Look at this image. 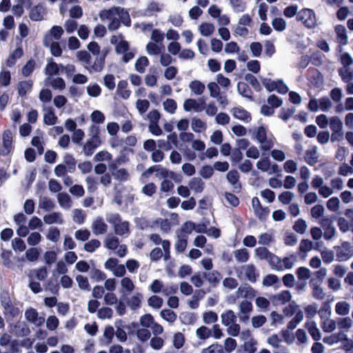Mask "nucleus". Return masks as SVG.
<instances>
[{"mask_svg":"<svg viewBox=\"0 0 353 353\" xmlns=\"http://www.w3.org/2000/svg\"><path fill=\"white\" fill-rule=\"evenodd\" d=\"M310 286L312 288V296L314 299L318 300H323L325 297L323 288L314 282V279H311L310 281Z\"/></svg>","mask_w":353,"mask_h":353,"instance_id":"obj_22","label":"nucleus"},{"mask_svg":"<svg viewBox=\"0 0 353 353\" xmlns=\"http://www.w3.org/2000/svg\"><path fill=\"white\" fill-rule=\"evenodd\" d=\"M306 228H307L306 223L302 219H298L294 223V225L293 226L294 230L296 231L297 233H299V234H301L305 233V232L306 230Z\"/></svg>","mask_w":353,"mask_h":353,"instance_id":"obj_61","label":"nucleus"},{"mask_svg":"<svg viewBox=\"0 0 353 353\" xmlns=\"http://www.w3.org/2000/svg\"><path fill=\"white\" fill-rule=\"evenodd\" d=\"M43 221L47 224H52L54 223H63V219L60 212H52L51 214L45 215Z\"/></svg>","mask_w":353,"mask_h":353,"instance_id":"obj_23","label":"nucleus"},{"mask_svg":"<svg viewBox=\"0 0 353 353\" xmlns=\"http://www.w3.org/2000/svg\"><path fill=\"white\" fill-rule=\"evenodd\" d=\"M23 55V50L21 47L17 48L8 57L6 64L8 67H12L16 64L17 60Z\"/></svg>","mask_w":353,"mask_h":353,"instance_id":"obj_10","label":"nucleus"},{"mask_svg":"<svg viewBox=\"0 0 353 353\" xmlns=\"http://www.w3.org/2000/svg\"><path fill=\"white\" fill-rule=\"evenodd\" d=\"M76 281H77L80 289L87 291L90 290V285L89 284L88 279L86 276H84L81 274L77 275L76 276Z\"/></svg>","mask_w":353,"mask_h":353,"instance_id":"obj_46","label":"nucleus"},{"mask_svg":"<svg viewBox=\"0 0 353 353\" xmlns=\"http://www.w3.org/2000/svg\"><path fill=\"white\" fill-rule=\"evenodd\" d=\"M230 3L235 12H243L246 9V3L243 0H230Z\"/></svg>","mask_w":353,"mask_h":353,"instance_id":"obj_37","label":"nucleus"},{"mask_svg":"<svg viewBox=\"0 0 353 353\" xmlns=\"http://www.w3.org/2000/svg\"><path fill=\"white\" fill-rule=\"evenodd\" d=\"M108 225L101 218L97 219L92 225L93 232L98 235L105 234L107 232Z\"/></svg>","mask_w":353,"mask_h":353,"instance_id":"obj_18","label":"nucleus"},{"mask_svg":"<svg viewBox=\"0 0 353 353\" xmlns=\"http://www.w3.org/2000/svg\"><path fill=\"white\" fill-rule=\"evenodd\" d=\"M334 30L336 34L338 42L342 46L346 45L347 43V36L345 26L343 25H337L335 26Z\"/></svg>","mask_w":353,"mask_h":353,"instance_id":"obj_14","label":"nucleus"},{"mask_svg":"<svg viewBox=\"0 0 353 353\" xmlns=\"http://www.w3.org/2000/svg\"><path fill=\"white\" fill-rule=\"evenodd\" d=\"M44 8L41 5H37L31 8L29 14L30 19L33 21H39L43 19Z\"/></svg>","mask_w":353,"mask_h":353,"instance_id":"obj_13","label":"nucleus"},{"mask_svg":"<svg viewBox=\"0 0 353 353\" xmlns=\"http://www.w3.org/2000/svg\"><path fill=\"white\" fill-rule=\"evenodd\" d=\"M33 82L32 80L21 81L17 84L18 94L21 97H24L28 91L32 88Z\"/></svg>","mask_w":353,"mask_h":353,"instance_id":"obj_16","label":"nucleus"},{"mask_svg":"<svg viewBox=\"0 0 353 353\" xmlns=\"http://www.w3.org/2000/svg\"><path fill=\"white\" fill-rule=\"evenodd\" d=\"M234 256L239 262H246L249 259V252L245 248L236 250L234 251Z\"/></svg>","mask_w":353,"mask_h":353,"instance_id":"obj_40","label":"nucleus"},{"mask_svg":"<svg viewBox=\"0 0 353 353\" xmlns=\"http://www.w3.org/2000/svg\"><path fill=\"white\" fill-rule=\"evenodd\" d=\"M161 8L159 3L155 1H151L148 3L147 8L145 10V14L147 16H152L154 12H159Z\"/></svg>","mask_w":353,"mask_h":353,"instance_id":"obj_48","label":"nucleus"},{"mask_svg":"<svg viewBox=\"0 0 353 353\" xmlns=\"http://www.w3.org/2000/svg\"><path fill=\"white\" fill-rule=\"evenodd\" d=\"M148 302L150 307L155 309H159L162 306L163 300L159 296L152 295L148 299Z\"/></svg>","mask_w":353,"mask_h":353,"instance_id":"obj_45","label":"nucleus"},{"mask_svg":"<svg viewBox=\"0 0 353 353\" xmlns=\"http://www.w3.org/2000/svg\"><path fill=\"white\" fill-rule=\"evenodd\" d=\"M189 86L192 92L197 95L201 94L205 90V85L197 80L192 81Z\"/></svg>","mask_w":353,"mask_h":353,"instance_id":"obj_32","label":"nucleus"},{"mask_svg":"<svg viewBox=\"0 0 353 353\" xmlns=\"http://www.w3.org/2000/svg\"><path fill=\"white\" fill-rule=\"evenodd\" d=\"M101 143V139H97V136H92L83 145V151L85 156L92 155L96 148Z\"/></svg>","mask_w":353,"mask_h":353,"instance_id":"obj_6","label":"nucleus"},{"mask_svg":"<svg viewBox=\"0 0 353 353\" xmlns=\"http://www.w3.org/2000/svg\"><path fill=\"white\" fill-rule=\"evenodd\" d=\"M115 78L114 76L112 74H107L103 77V84L104 85L109 89L110 90H112L115 88Z\"/></svg>","mask_w":353,"mask_h":353,"instance_id":"obj_52","label":"nucleus"},{"mask_svg":"<svg viewBox=\"0 0 353 353\" xmlns=\"http://www.w3.org/2000/svg\"><path fill=\"white\" fill-rule=\"evenodd\" d=\"M238 291L241 293L243 297L247 299H253L256 295V292L254 288L248 285L239 288Z\"/></svg>","mask_w":353,"mask_h":353,"instance_id":"obj_31","label":"nucleus"},{"mask_svg":"<svg viewBox=\"0 0 353 353\" xmlns=\"http://www.w3.org/2000/svg\"><path fill=\"white\" fill-rule=\"evenodd\" d=\"M339 74L341 77L342 80L345 83L353 79V72L350 71L348 68L339 69Z\"/></svg>","mask_w":353,"mask_h":353,"instance_id":"obj_53","label":"nucleus"},{"mask_svg":"<svg viewBox=\"0 0 353 353\" xmlns=\"http://www.w3.org/2000/svg\"><path fill=\"white\" fill-rule=\"evenodd\" d=\"M26 319L39 326L44 322V319L38 316L37 311L34 308L28 309L25 312Z\"/></svg>","mask_w":353,"mask_h":353,"instance_id":"obj_9","label":"nucleus"},{"mask_svg":"<svg viewBox=\"0 0 353 353\" xmlns=\"http://www.w3.org/2000/svg\"><path fill=\"white\" fill-rule=\"evenodd\" d=\"M64 165H66L68 172H74L76 170L77 161L74 157L70 154H66L63 157Z\"/></svg>","mask_w":353,"mask_h":353,"instance_id":"obj_28","label":"nucleus"},{"mask_svg":"<svg viewBox=\"0 0 353 353\" xmlns=\"http://www.w3.org/2000/svg\"><path fill=\"white\" fill-rule=\"evenodd\" d=\"M305 161L308 165L311 166L314 165L318 162L316 147L305 151Z\"/></svg>","mask_w":353,"mask_h":353,"instance_id":"obj_20","label":"nucleus"},{"mask_svg":"<svg viewBox=\"0 0 353 353\" xmlns=\"http://www.w3.org/2000/svg\"><path fill=\"white\" fill-rule=\"evenodd\" d=\"M157 191V185L154 183L145 184L141 190L143 194L148 196H152Z\"/></svg>","mask_w":353,"mask_h":353,"instance_id":"obj_54","label":"nucleus"},{"mask_svg":"<svg viewBox=\"0 0 353 353\" xmlns=\"http://www.w3.org/2000/svg\"><path fill=\"white\" fill-rule=\"evenodd\" d=\"M203 276L214 288H216L219 284L220 281L222 279V275L218 270H212L210 272H203Z\"/></svg>","mask_w":353,"mask_h":353,"instance_id":"obj_8","label":"nucleus"},{"mask_svg":"<svg viewBox=\"0 0 353 353\" xmlns=\"http://www.w3.org/2000/svg\"><path fill=\"white\" fill-rule=\"evenodd\" d=\"M114 232L116 234L122 236L129 232V223L128 221L120 222L114 227Z\"/></svg>","mask_w":353,"mask_h":353,"instance_id":"obj_34","label":"nucleus"},{"mask_svg":"<svg viewBox=\"0 0 353 353\" xmlns=\"http://www.w3.org/2000/svg\"><path fill=\"white\" fill-rule=\"evenodd\" d=\"M245 79L252 85L256 92H261L262 90V87L261 86L260 83L253 74L250 73L246 74Z\"/></svg>","mask_w":353,"mask_h":353,"instance_id":"obj_29","label":"nucleus"},{"mask_svg":"<svg viewBox=\"0 0 353 353\" xmlns=\"http://www.w3.org/2000/svg\"><path fill=\"white\" fill-rule=\"evenodd\" d=\"M267 261H268L269 264L271 265L272 269H275L276 270H283L281 259L274 254L271 252L270 256H269Z\"/></svg>","mask_w":353,"mask_h":353,"instance_id":"obj_25","label":"nucleus"},{"mask_svg":"<svg viewBox=\"0 0 353 353\" xmlns=\"http://www.w3.org/2000/svg\"><path fill=\"white\" fill-rule=\"evenodd\" d=\"M231 112L234 118L246 123L250 122L252 119L250 113L241 107L233 108Z\"/></svg>","mask_w":353,"mask_h":353,"instance_id":"obj_7","label":"nucleus"},{"mask_svg":"<svg viewBox=\"0 0 353 353\" xmlns=\"http://www.w3.org/2000/svg\"><path fill=\"white\" fill-rule=\"evenodd\" d=\"M149 65V60L148 59L145 57H139L135 63V69L137 72L139 73H143L145 70V67H147Z\"/></svg>","mask_w":353,"mask_h":353,"instance_id":"obj_30","label":"nucleus"},{"mask_svg":"<svg viewBox=\"0 0 353 353\" xmlns=\"http://www.w3.org/2000/svg\"><path fill=\"white\" fill-rule=\"evenodd\" d=\"M43 121L48 125H52L57 121V117L52 110H50L48 113L44 114Z\"/></svg>","mask_w":353,"mask_h":353,"instance_id":"obj_50","label":"nucleus"},{"mask_svg":"<svg viewBox=\"0 0 353 353\" xmlns=\"http://www.w3.org/2000/svg\"><path fill=\"white\" fill-rule=\"evenodd\" d=\"M273 28L278 32H282L286 28L285 21L281 17L274 18L272 21Z\"/></svg>","mask_w":353,"mask_h":353,"instance_id":"obj_41","label":"nucleus"},{"mask_svg":"<svg viewBox=\"0 0 353 353\" xmlns=\"http://www.w3.org/2000/svg\"><path fill=\"white\" fill-rule=\"evenodd\" d=\"M128 85L126 80H121L117 85V93L123 99H128L131 94V91L128 90Z\"/></svg>","mask_w":353,"mask_h":353,"instance_id":"obj_11","label":"nucleus"},{"mask_svg":"<svg viewBox=\"0 0 353 353\" xmlns=\"http://www.w3.org/2000/svg\"><path fill=\"white\" fill-rule=\"evenodd\" d=\"M199 174L203 179H210L214 174V168L210 165H203L201 168Z\"/></svg>","mask_w":353,"mask_h":353,"instance_id":"obj_58","label":"nucleus"},{"mask_svg":"<svg viewBox=\"0 0 353 353\" xmlns=\"http://www.w3.org/2000/svg\"><path fill=\"white\" fill-rule=\"evenodd\" d=\"M45 70L48 76L57 75L59 73V67L57 63L52 61L46 65Z\"/></svg>","mask_w":353,"mask_h":353,"instance_id":"obj_43","label":"nucleus"},{"mask_svg":"<svg viewBox=\"0 0 353 353\" xmlns=\"http://www.w3.org/2000/svg\"><path fill=\"white\" fill-rule=\"evenodd\" d=\"M90 117L92 122L98 124L103 123L105 119L103 113L99 110H94Z\"/></svg>","mask_w":353,"mask_h":353,"instance_id":"obj_60","label":"nucleus"},{"mask_svg":"<svg viewBox=\"0 0 353 353\" xmlns=\"http://www.w3.org/2000/svg\"><path fill=\"white\" fill-rule=\"evenodd\" d=\"M305 325L308 332L311 335L313 340L316 341H319L321 339V335L319 330L316 327L315 322L312 321L310 323H306Z\"/></svg>","mask_w":353,"mask_h":353,"instance_id":"obj_21","label":"nucleus"},{"mask_svg":"<svg viewBox=\"0 0 353 353\" xmlns=\"http://www.w3.org/2000/svg\"><path fill=\"white\" fill-rule=\"evenodd\" d=\"M189 187L194 192L200 193L203 192L205 187V183L201 180V179L199 177H194L190 181Z\"/></svg>","mask_w":353,"mask_h":353,"instance_id":"obj_17","label":"nucleus"},{"mask_svg":"<svg viewBox=\"0 0 353 353\" xmlns=\"http://www.w3.org/2000/svg\"><path fill=\"white\" fill-rule=\"evenodd\" d=\"M296 19L298 21H301L304 26L308 29L314 28L316 25V14L312 9H301L298 12Z\"/></svg>","mask_w":353,"mask_h":353,"instance_id":"obj_1","label":"nucleus"},{"mask_svg":"<svg viewBox=\"0 0 353 353\" xmlns=\"http://www.w3.org/2000/svg\"><path fill=\"white\" fill-rule=\"evenodd\" d=\"M161 316L163 319L170 323L175 321L177 318L176 314L170 309L161 310Z\"/></svg>","mask_w":353,"mask_h":353,"instance_id":"obj_42","label":"nucleus"},{"mask_svg":"<svg viewBox=\"0 0 353 353\" xmlns=\"http://www.w3.org/2000/svg\"><path fill=\"white\" fill-rule=\"evenodd\" d=\"M192 128L195 132H200L206 129V124L198 118H193L192 120Z\"/></svg>","mask_w":353,"mask_h":353,"instance_id":"obj_44","label":"nucleus"},{"mask_svg":"<svg viewBox=\"0 0 353 353\" xmlns=\"http://www.w3.org/2000/svg\"><path fill=\"white\" fill-rule=\"evenodd\" d=\"M199 30L203 36L208 37L213 33L214 26L210 23H202L199 26Z\"/></svg>","mask_w":353,"mask_h":353,"instance_id":"obj_36","label":"nucleus"},{"mask_svg":"<svg viewBox=\"0 0 353 353\" xmlns=\"http://www.w3.org/2000/svg\"><path fill=\"white\" fill-rule=\"evenodd\" d=\"M164 109L170 114H174L176 110L177 104L176 102L172 99H167L163 102Z\"/></svg>","mask_w":353,"mask_h":353,"instance_id":"obj_49","label":"nucleus"},{"mask_svg":"<svg viewBox=\"0 0 353 353\" xmlns=\"http://www.w3.org/2000/svg\"><path fill=\"white\" fill-rule=\"evenodd\" d=\"M237 90L243 97L253 100L252 91L246 83L242 81L239 82L237 84Z\"/></svg>","mask_w":353,"mask_h":353,"instance_id":"obj_15","label":"nucleus"},{"mask_svg":"<svg viewBox=\"0 0 353 353\" xmlns=\"http://www.w3.org/2000/svg\"><path fill=\"white\" fill-rule=\"evenodd\" d=\"M101 243L97 239H92L84 244V249L88 252H93L99 248Z\"/></svg>","mask_w":353,"mask_h":353,"instance_id":"obj_55","label":"nucleus"},{"mask_svg":"<svg viewBox=\"0 0 353 353\" xmlns=\"http://www.w3.org/2000/svg\"><path fill=\"white\" fill-rule=\"evenodd\" d=\"M309 72L312 73V75L308 78V80L314 87H320L323 83L321 73L316 68L309 69Z\"/></svg>","mask_w":353,"mask_h":353,"instance_id":"obj_12","label":"nucleus"},{"mask_svg":"<svg viewBox=\"0 0 353 353\" xmlns=\"http://www.w3.org/2000/svg\"><path fill=\"white\" fill-rule=\"evenodd\" d=\"M35 61L32 59L28 60L21 69V74L23 77H28L32 74L35 68Z\"/></svg>","mask_w":353,"mask_h":353,"instance_id":"obj_26","label":"nucleus"},{"mask_svg":"<svg viewBox=\"0 0 353 353\" xmlns=\"http://www.w3.org/2000/svg\"><path fill=\"white\" fill-rule=\"evenodd\" d=\"M347 340V335L343 333L334 334L323 339V342L329 345L336 343L341 341Z\"/></svg>","mask_w":353,"mask_h":353,"instance_id":"obj_24","label":"nucleus"},{"mask_svg":"<svg viewBox=\"0 0 353 353\" xmlns=\"http://www.w3.org/2000/svg\"><path fill=\"white\" fill-rule=\"evenodd\" d=\"M336 259L339 261H345L353 256V247L347 241L342 243V247L335 246Z\"/></svg>","mask_w":353,"mask_h":353,"instance_id":"obj_3","label":"nucleus"},{"mask_svg":"<svg viewBox=\"0 0 353 353\" xmlns=\"http://www.w3.org/2000/svg\"><path fill=\"white\" fill-rule=\"evenodd\" d=\"M331 310L330 306L328 302H324L322 304L321 307L318 311V314L321 319H327L330 315Z\"/></svg>","mask_w":353,"mask_h":353,"instance_id":"obj_51","label":"nucleus"},{"mask_svg":"<svg viewBox=\"0 0 353 353\" xmlns=\"http://www.w3.org/2000/svg\"><path fill=\"white\" fill-rule=\"evenodd\" d=\"M87 189L90 192H94L97 190L98 182L97 179L92 176H89L85 179Z\"/></svg>","mask_w":353,"mask_h":353,"instance_id":"obj_63","label":"nucleus"},{"mask_svg":"<svg viewBox=\"0 0 353 353\" xmlns=\"http://www.w3.org/2000/svg\"><path fill=\"white\" fill-rule=\"evenodd\" d=\"M47 239L52 242H57L60 237V231L57 228H50L46 236Z\"/></svg>","mask_w":353,"mask_h":353,"instance_id":"obj_59","label":"nucleus"},{"mask_svg":"<svg viewBox=\"0 0 353 353\" xmlns=\"http://www.w3.org/2000/svg\"><path fill=\"white\" fill-rule=\"evenodd\" d=\"M203 321L206 324H210L215 323L218 320V316L216 313L212 311L205 312L203 313Z\"/></svg>","mask_w":353,"mask_h":353,"instance_id":"obj_62","label":"nucleus"},{"mask_svg":"<svg viewBox=\"0 0 353 353\" xmlns=\"http://www.w3.org/2000/svg\"><path fill=\"white\" fill-rule=\"evenodd\" d=\"M199 103L195 99H186L183 103V108L185 111L190 112L192 109L196 112H201L205 108V101L203 98L199 99Z\"/></svg>","mask_w":353,"mask_h":353,"instance_id":"obj_5","label":"nucleus"},{"mask_svg":"<svg viewBox=\"0 0 353 353\" xmlns=\"http://www.w3.org/2000/svg\"><path fill=\"white\" fill-rule=\"evenodd\" d=\"M58 202L62 208H69L71 206L70 196L66 193H59L58 194Z\"/></svg>","mask_w":353,"mask_h":353,"instance_id":"obj_39","label":"nucleus"},{"mask_svg":"<svg viewBox=\"0 0 353 353\" xmlns=\"http://www.w3.org/2000/svg\"><path fill=\"white\" fill-rule=\"evenodd\" d=\"M296 274L299 280L304 281L310 279L311 275L310 270L305 267H299L297 268Z\"/></svg>","mask_w":353,"mask_h":353,"instance_id":"obj_38","label":"nucleus"},{"mask_svg":"<svg viewBox=\"0 0 353 353\" xmlns=\"http://www.w3.org/2000/svg\"><path fill=\"white\" fill-rule=\"evenodd\" d=\"M224 196L231 206L237 207L239 205V199L234 194L226 192Z\"/></svg>","mask_w":353,"mask_h":353,"instance_id":"obj_64","label":"nucleus"},{"mask_svg":"<svg viewBox=\"0 0 353 353\" xmlns=\"http://www.w3.org/2000/svg\"><path fill=\"white\" fill-rule=\"evenodd\" d=\"M142 297L143 296L141 293H137L131 297L128 303L132 310H134L140 307Z\"/></svg>","mask_w":353,"mask_h":353,"instance_id":"obj_35","label":"nucleus"},{"mask_svg":"<svg viewBox=\"0 0 353 353\" xmlns=\"http://www.w3.org/2000/svg\"><path fill=\"white\" fill-rule=\"evenodd\" d=\"M3 149L1 154L3 156L8 155L14 151L13 134L10 129L5 130L2 134Z\"/></svg>","mask_w":353,"mask_h":353,"instance_id":"obj_2","label":"nucleus"},{"mask_svg":"<svg viewBox=\"0 0 353 353\" xmlns=\"http://www.w3.org/2000/svg\"><path fill=\"white\" fill-rule=\"evenodd\" d=\"M228 182L233 186V192L240 193L242 190L241 183L239 181L240 175L236 170H230L226 175Z\"/></svg>","mask_w":353,"mask_h":353,"instance_id":"obj_4","label":"nucleus"},{"mask_svg":"<svg viewBox=\"0 0 353 353\" xmlns=\"http://www.w3.org/2000/svg\"><path fill=\"white\" fill-rule=\"evenodd\" d=\"M196 335L199 339L201 340H205L208 339L211 334V330L206 326L202 325L196 330Z\"/></svg>","mask_w":353,"mask_h":353,"instance_id":"obj_47","label":"nucleus"},{"mask_svg":"<svg viewBox=\"0 0 353 353\" xmlns=\"http://www.w3.org/2000/svg\"><path fill=\"white\" fill-rule=\"evenodd\" d=\"M151 336V333L147 327L137 329V336L142 342L148 341Z\"/></svg>","mask_w":353,"mask_h":353,"instance_id":"obj_56","label":"nucleus"},{"mask_svg":"<svg viewBox=\"0 0 353 353\" xmlns=\"http://www.w3.org/2000/svg\"><path fill=\"white\" fill-rule=\"evenodd\" d=\"M113 311L110 307H102L98 310L97 316L101 319H111L112 317Z\"/></svg>","mask_w":353,"mask_h":353,"instance_id":"obj_57","label":"nucleus"},{"mask_svg":"<svg viewBox=\"0 0 353 353\" xmlns=\"http://www.w3.org/2000/svg\"><path fill=\"white\" fill-rule=\"evenodd\" d=\"M245 275L246 278L252 283L256 281V278L259 274L256 272V268L254 265L250 264L245 268Z\"/></svg>","mask_w":353,"mask_h":353,"instance_id":"obj_27","label":"nucleus"},{"mask_svg":"<svg viewBox=\"0 0 353 353\" xmlns=\"http://www.w3.org/2000/svg\"><path fill=\"white\" fill-rule=\"evenodd\" d=\"M221 317V322L225 326H229L236 321V316L231 310H228L225 313H223Z\"/></svg>","mask_w":353,"mask_h":353,"instance_id":"obj_19","label":"nucleus"},{"mask_svg":"<svg viewBox=\"0 0 353 353\" xmlns=\"http://www.w3.org/2000/svg\"><path fill=\"white\" fill-rule=\"evenodd\" d=\"M335 311L339 315H346L350 312V305L345 301L338 302L335 307Z\"/></svg>","mask_w":353,"mask_h":353,"instance_id":"obj_33","label":"nucleus"}]
</instances>
